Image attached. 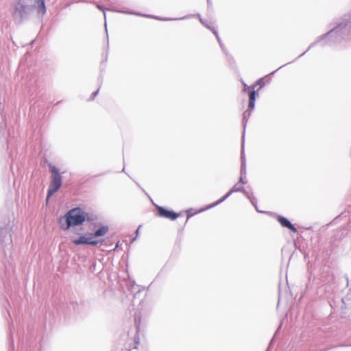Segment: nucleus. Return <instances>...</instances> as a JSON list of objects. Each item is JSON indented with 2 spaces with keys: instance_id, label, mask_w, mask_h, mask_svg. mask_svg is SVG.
<instances>
[{
  "instance_id": "obj_2",
  "label": "nucleus",
  "mask_w": 351,
  "mask_h": 351,
  "mask_svg": "<svg viewBox=\"0 0 351 351\" xmlns=\"http://www.w3.org/2000/svg\"><path fill=\"white\" fill-rule=\"evenodd\" d=\"M108 226H102L96 230L93 234L88 233L84 235H82L79 238L72 239L71 241L76 245L84 244L97 245L99 243V241L95 239L104 236L108 232Z\"/></svg>"
},
{
  "instance_id": "obj_1",
  "label": "nucleus",
  "mask_w": 351,
  "mask_h": 351,
  "mask_svg": "<svg viewBox=\"0 0 351 351\" xmlns=\"http://www.w3.org/2000/svg\"><path fill=\"white\" fill-rule=\"evenodd\" d=\"M88 217V214L80 208L69 210L64 216L59 219V224L63 230H67L72 226L82 224Z\"/></svg>"
},
{
  "instance_id": "obj_10",
  "label": "nucleus",
  "mask_w": 351,
  "mask_h": 351,
  "mask_svg": "<svg viewBox=\"0 0 351 351\" xmlns=\"http://www.w3.org/2000/svg\"><path fill=\"white\" fill-rule=\"evenodd\" d=\"M232 190L230 191L226 195H224L223 197H221L219 200H218L216 203H215V205L216 204H218L221 202H222L223 201H224L232 193Z\"/></svg>"
},
{
  "instance_id": "obj_5",
  "label": "nucleus",
  "mask_w": 351,
  "mask_h": 351,
  "mask_svg": "<svg viewBox=\"0 0 351 351\" xmlns=\"http://www.w3.org/2000/svg\"><path fill=\"white\" fill-rule=\"evenodd\" d=\"M158 216L169 219L171 220L176 219L180 214L176 213L172 210H167L162 206H157Z\"/></svg>"
},
{
  "instance_id": "obj_9",
  "label": "nucleus",
  "mask_w": 351,
  "mask_h": 351,
  "mask_svg": "<svg viewBox=\"0 0 351 351\" xmlns=\"http://www.w3.org/2000/svg\"><path fill=\"white\" fill-rule=\"evenodd\" d=\"M206 209H200V210H194L193 209H189V210H186V215H187V218H186V221L189 220V219L190 217H191L192 216L197 214V213H199L204 210H205Z\"/></svg>"
},
{
  "instance_id": "obj_7",
  "label": "nucleus",
  "mask_w": 351,
  "mask_h": 351,
  "mask_svg": "<svg viewBox=\"0 0 351 351\" xmlns=\"http://www.w3.org/2000/svg\"><path fill=\"white\" fill-rule=\"evenodd\" d=\"M277 219L282 226L289 228L291 231L293 232H297V230L293 226V225H292L291 223L285 217L279 216Z\"/></svg>"
},
{
  "instance_id": "obj_4",
  "label": "nucleus",
  "mask_w": 351,
  "mask_h": 351,
  "mask_svg": "<svg viewBox=\"0 0 351 351\" xmlns=\"http://www.w3.org/2000/svg\"><path fill=\"white\" fill-rule=\"evenodd\" d=\"M13 17L21 22L27 16V8L26 5L18 2L14 7L12 13Z\"/></svg>"
},
{
  "instance_id": "obj_8",
  "label": "nucleus",
  "mask_w": 351,
  "mask_h": 351,
  "mask_svg": "<svg viewBox=\"0 0 351 351\" xmlns=\"http://www.w3.org/2000/svg\"><path fill=\"white\" fill-rule=\"evenodd\" d=\"M35 6L37 8V12L39 14L43 15L46 12V7L45 0H36Z\"/></svg>"
},
{
  "instance_id": "obj_3",
  "label": "nucleus",
  "mask_w": 351,
  "mask_h": 351,
  "mask_svg": "<svg viewBox=\"0 0 351 351\" xmlns=\"http://www.w3.org/2000/svg\"><path fill=\"white\" fill-rule=\"evenodd\" d=\"M49 168L51 173V181L47 192V199L56 193L62 186V177L59 169L51 164L49 165Z\"/></svg>"
},
{
  "instance_id": "obj_6",
  "label": "nucleus",
  "mask_w": 351,
  "mask_h": 351,
  "mask_svg": "<svg viewBox=\"0 0 351 351\" xmlns=\"http://www.w3.org/2000/svg\"><path fill=\"white\" fill-rule=\"evenodd\" d=\"M256 86V84H254L251 86H247L245 84L244 86V91L248 90L249 91V105L248 108L250 110H252L254 108V103L256 99V91H255V87Z\"/></svg>"
}]
</instances>
